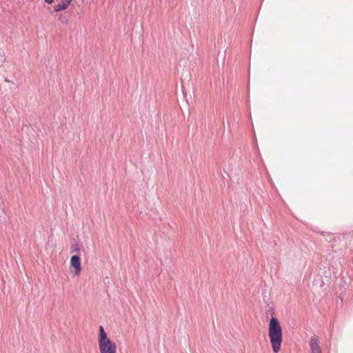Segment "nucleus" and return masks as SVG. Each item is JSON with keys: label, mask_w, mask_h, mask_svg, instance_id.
<instances>
[{"label": "nucleus", "mask_w": 353, "mask_h": 353, "mask_svg": "<svg viewBox=\"0 0 353 353\" xmlns=\"http://www.w3.org/2000/svg\"><path fill=\"white\" fill-rule=\"evenodd\" d=\"M44 1H45V2L50 4V3H52L53 2L54 0H44Z\"/></svg>", "instance_id": "obj_9"}, {"label": "nucleus", "mask_w": 353, "mask_h": 353, "mask_svg": "<svg viewBox=\"0 0 353 353\" xmlns=\"http://www.w3.org/2000/svg\"><path fill=\"white\" fill-rule=\"evenodd\" d=\"M309 345L310 347V353H321L320 342L316 336L314 335L311 337Z\"/></svg>", "instance_id": "obj_3"}, {"label": "nucleus", "mask_w": 353, "mask_h": 353, "mask_svg": "<svg viewBox=\"0 0 353 353\" xmlns=\"http://www.w3.org/2000/svg\"><path fill=\"white\" fill-rule=\"evenodd\" d=\"M70 267L74 268V273L79 275L81 271V259L78 255H73L70 259Z\"/></svg>", "instance_id": "obj_4"}, {"label": "nucleus", "mask_w": 353, "mask_h": 353, "mask_svg": "<svg viewBox=\"0 0 353 353\" xmlns=\"http://www.w3.org/2000/svg\"><path fill=\"white\" fill-rule=\"evenodd\" d=\"M266 314H267V316H268V314H271V315H272V314H273L272 309V308H270V310H267V312H266Z\"/></svg>", "instance_id": "obj_8"}, {"label": "nucleus", "mask_w": 353, "mask_h": 353, "mask_svg": "<svg viewBox=\"0 0 353 353\" xmlns=\"http://www.w3.org/2000/svg\"><path fill=\"white\" fill-rule=\"evenodd\" d=\"M72 1V0H63L54 7V11L59 12L66 9Z\"/></svg>", "instance_id": "obj_5"}, {"label": "nucleus", "mask_w": 353, "mask_h": 353, "mask_svg": "<svg viewBox=\"0 0 353 353\" xmlns=\"http://www.w3.org/2000/svg\"><path fill=\"white\" fill-rule=\"evenodd\" d=\"M268 335L273 352L278 353L281 350L283 334L280 323L274 316H272L270 321Z\"/></svg>", "instance_id": "obj_1"}, {"label": "nucleus", "mask_w": 353, "mask_h": 353, "mask_svg": "<svg viewBox=\"0 0 353 353\" xmlns=\"http://www.w3.org/2000/svg\"><path fill=\"white\" fill-rule=\"evenodd\" d=\"M59 20L63 23H66L67 21H68V19L67 18L65 17V16H62L61 15L59 17Z\"/></svg>", "instance_id": "obj_7"}, {"label": "nucleus", "mask_w": 353, "mask_h": 353, "mask_svg": "<svg viewBox=\"0 0 353 353\" xmlns=\"http://www.w3.org/2000/svg\"><path fill=\"white\" fill-rule=\"evenodd\" d=\"M99 347L100 353H116L117 345L108 337L102 325L99 326Z\"/></svg>", "instance_id": "obj_2"}, {"label": "nucleus", "mask_w": 353, "mask_h": 353, "mask_svg": "<svg viewBox=\"0 0 353 353\" xmlns=\"http://www.w3.org/2000/svg\"><path fill=\"white\" fill-rule=\"evenodd\" d=\"M71 250H72V252H78L79 250V248H78V245L77 244H73L71 246Z\"/></svg>", "instance_id": "obj_6"}]
</instances>
